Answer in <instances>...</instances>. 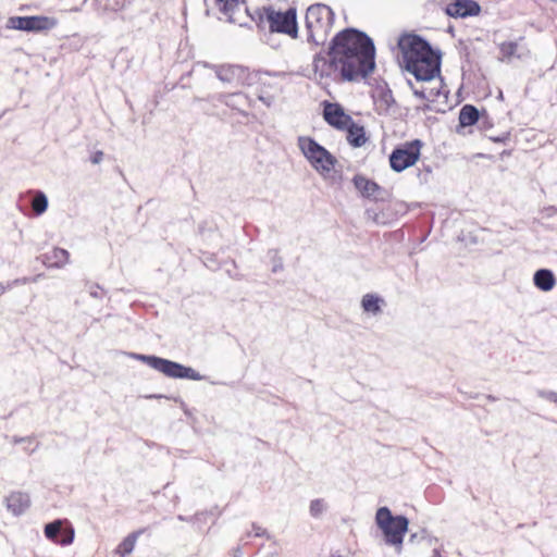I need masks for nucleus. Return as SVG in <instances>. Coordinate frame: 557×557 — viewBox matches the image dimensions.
<instances>
[{
  "instance_id": "nucleus-1",
  "label": "nucleus",
  "mask_w": 557,
  "mask_h": 557,
  "mask_svg": "<svg viewBox=\"0 0 557 557\" xmlns=\"http://www.w3.org/2000/svg\"><path fill=\"white\" fill-rule=\"evenodd\" d=\"M375 66L372 39L356 28L338 32L330 42L327 54H315L313 73L320 82H358L367 78Z\"/></svg>"
},
{
  "instance_id": "nucleus-2",
  "label": "nucleus",
  "mask_w": 557,
  "mask_h": 557,
  "mask_svg": "<svg viewBox=\"0 0 557 557\" xmlns=\"http://www.w3.org/2000/svg\"><path fill=\"white\" fill-rule=\"evenodd\" d=\"M398 47L406 70L418 81L430 82L440 76L441 58L420 36L403 35L398 40Z\"/></svg>"
},
{
  "instance_id": "nucleus-3",
  "label": "nucleus",
  "mask_w": 557,
  "mask_h": 557,
  "mask_svg": "<svg viewBox=\"0 0 557 557\" xmlns=\"http://www.w3.org/2000/svg\"><path fill=\"white\" fill-rule=\"evenodd\" d=\"M250 17L257 23L258 27H268L271 33L284 34L293 39L298 37L297 14L294 8L281 12L272 7H262Z\"/></svg>"
},
{
  "instance_id": "nucleus-4",
  "label": "nucleus",
  "mask_w": 557,
  "mask_h": 557,
  "mask_svg": "<svg viewBox=\"0 0 557 557\" xmlns=\"http://www.w3.org/2000/svg\"><path fill=\"white\" fill-rule=\"evenodd\" d=\"M297 146L310 165L325 180L332 178L337 159L309 136H299Z\"/></svg>"
},
{
  "instance_id": "nucleus-5",
  "label": "nucleus",
  "mask_w": 557,
  "mask_h": 557,
  "mask_svg": "<svg viewBox=\"0 0 557 557\" xmlns=\"http://www.w3.org/2000/svg\"><path fill=\"white\" fill-rule=\"evenodd\" d=\"M334 23V12L325 4H312L306 13L308 40L320 45L326 39Z\"/></svg>"
},
{
  "instance_id": "nucleus-6",
  "label": "nucleus",
  "mask_w": 557,
  "mask_h": 557,
  "mask_svg": "<svg viewBox=\"0 0 557 557\" xmlns=\"http://www.w3.org/2000/svg\"><path fill=\"white\" fill-rule=\"evenodd\" d=\"M128 356L146 363L150 368L171 379H187L193 381H201L205 379V376L195 369L169 359L136 352H131Z\"/></svg>"
},
{
  "instance_id": "nucleus-7",
  "label": "nucleus",
  "mask_w": 557,
  "mask_h": 557,
  "mask_svg": "<svg viewBox=\"0 0 557 557\" xmlns=\"http://www.w3.org/2000/svg\"><path fill=\"white\" fill-rule=\"evenodd\" d=\"M375 523L384 534L386 544L393 546L403 544L409 523L405 516H393L387 507H380L376 510Z\"/></svg>"
},
{
  "instance_id": "nucleus-8",
  "label": "nucleus",
  "mask_w": 557,
  "mask_h": 557,
  "mask_svg": "<svg viewBox=\"0 0 557 557\" xmlns=\"http://www.w3.org/2000/svg\"><path fill=\"white\" fill-rule=\"evenodd\" d=\"M424 144L420 139H412L396 146L388 157L391 169L400 173L418 163Z\"/></svg>"
},
{
  "instance_id": "nucleus-9",
  "label": "nucleus",
  "mask_w": 557,
  "mask_h": 557,
  "mask_svg": "<svg viewBox=\"0 0 557 557\" xmlns=\"http://www.w3.org/2000/svg\"><path fill=\"white\" fill-rule=\"evenodd\" d=\"M247 0H205L208 7L215 9L224 18L240 26L246 24L249 14L246 8Z\"/></svg>"
},
{
  "instance_id": "nucleus-10",
  "label": "nucleus",
  "mask_w": 557,
  "mask_h": 557,
  "mask_svg": "<svg viewBox=\"0 0 557 557\" xmlns=\"http://www.w3.org/2000/svg\"><path fill=\"white\" fill-rule=\"evenodd\" d=\"M58 24L57 18L44 15L11 16L8 18L7 28L24 32H48Z\"/></svg>"
},
{
  "instance_id": "nucleus-11",
  "label": "nucleus",
  "mask_w": 557,
  "mask_h": 557,
  "mask_svg": "<svg viewBox=\"0 0 557 557\" xmlns=\"http://www.w3.org/2000/svg\"><path fill=\"white\" fill-rule=\"evenodd\" d=\"M45 535L50 541L66 546L74 541V529L66 521L59 519L45 525Z\"/></svg>"
},
{
  "instance_id": "nucleus-12",
  "label": "nucleus",
  "mask_w": 557,
  "mask_h": 557,
  "mask_svg": "<svg viewBox=\"0 0 557 557\" xmlns=\"http://www.w3.org/2000/svg\"><path fill=\"white\" fill-rule=\"evenodd\" d=\"M323 117L327 124L341 131H344L345 126L352 120L350 115L345 113L341 104L332 102H324Z\"/></svg>"
},
{
  "instance_id": "nucleus-13",
  "label": "nucleus",
  "mask_w": 557,
  "mask_h": 557,
  "mask_svg": "<svg viewBox=\"0 0 557 557\" xmlns=\"http://www.w3.org/2000/svg\"><path fill=\"white\" fill-rule=\"evenodd\" d=\"M481 8L473 0H455L445 8V13L455 18H465L468 16L479 15Z\"/></svg>"
},
{
  "instance_id": "nucleus-14",
  "label": "nucleus",
  "mask_w": 557,
  "mask_h": 557,
  "mask_svg": "<svg viewBox=\"0 0 557 557\" xmlns=\"http://www.w3.org/2000/svg\"><path fill=\"white\" fill-rule=\"evenodd\" d=\"M44 265L51 269H62L70 262V253L63 248H53L51 251L37 257Z\"/></svg>"
},
{
  "instance_id": "nucleus-15",
  "label": "nucleus",
  "mask_w": 557,
  "mask_h": 557,
  "mask_svg": "<svg viewBox=\"0 0 557 557\" xmlns=\"http://www.w3.org/2000/svg\"><path fill=\"white\" fill-rule=\"evenodd\" d=\"M352 183L356 189L363 197L376 199L382 193V188L374 181L368 178L364 175H355L352 178Z\"/></svg>"
},
{
  "instance_id": "nucleus-16",
  "label": "nucleus",
  "mask_w": 557,
  "mask_h": 557,
  "mask_svg": "<svg viewBox=\"0 0 557 557\" xmlns=\"http://www.w3.org/2000/svg\"><path fill=\"white\" fill-rule=\"evenodd\" d=\"M8 510L13 515H22L30 505L29 496L26 493L14 492L5 498Z\"/></svg>"
},
{
  "instance_id": "nucleus-17",
  "label": "nucleus",
  "mask_w": 557,
  "mask_h": 557,
  "mask_svg": "<svg viewBox=\"0 0 557 557\" xmlns=\"http://www.w3.org/2000/svg\"><path fill=\"white\" fill-rule=\"evenodd\" d=\"M344 131L347 132L346 139L348 144L355 148L362 147L368 141L364 127L357 124L354 120L345 126Z\"/></svg>"
},
{
  "instance_id": "nucleus-18",
  "label": "nucleus",
  "mask_w": 557,
  "mask_h": 557,
  "mask_svg": "<svg viewBox=\"0 0 557 557\" xmlns=\"http://www.w3.org/2000/svg\"><path fill=\"white\" fill-rule=\"evenodd\" d=\"M385 304L383 297L369 293L362 296L360 305L364 313L376 317L382 313Z\"/></svg>"
},
{
  "instance_id": "nucleus-19",
  "label": "nucleus",
  "mask_w": 557,
  "mask_h": 557,
  "mask_svg": "<svg viewBox=\"0 0 557 557\" xmlns=\"http://www.w3.org/2000/svg\"><path fill=\"white\" fill-rule=\"evenodd\" d=\"M533 283L540 290L549 292L556 285V277L553 271L540 269L533 275Z\"/></svg>"
},
{
  "instance_id": "nucleus-20",
  "label": "nucleus",
  "mask_w": 557,
  "mask_h": 557,
  "mask_svg": "<svg viewBox=\"0 0 557 557\" xmlns=\"http://www.w3.org/2000/svg\"><path fill=\"white\" fill-rule=\"evenodd\" d=\"M479 121V111L472 104H465L459 112V124L462 127L474 125Z\"/></svg>"
},
{
  "instance_id": "nucleus-21",
  "label": "nucleus",
  "mask_w": 557,
  "mask_h": 557,
  "mask_svg": "<svg viewBox=\"0 0 557 557\" xmlns=\"http://www.w3.org/2000/svg\"><path fill=\"white\" fill-rule=\"evenodd\" d=\"M127 0H96L97 9L104 13H116L126 7Z\"/></svg>"
},
{
  "instance_id": "nucleus-22",
  "label": "nucleus",
  "mask_w": 557,
  "mask_h": 557,
  "mask_svg": "<svg viewBox=\"0 0 557 557\" xmlns=\"http://www.w3.org/2000/svg\"><path fill=\"white\" fill-rule=\"evenodd\" d=\"M141 531H137L126 536L119 545L116 553L120 554L121 557L129 555L134 550L136 541Z\"/></svg>"
},
{
  "instance_id": "nucleus-23",
  "label": "nucleus",
  "mask_w": 557,
  "mask_h": 557,
  "mask_svg": "<svg viewBox=\"0 0 557 557\" xmlns=\"http://www.w3.org/2000/svg\"><path fill=\"white\" fill-rule=\"evenodd\" d=\"M367 219L375 224H388L394 216L395 211H366Z\"/></svg>"
},
{
  "instance_id": "nucleus-24",
  "label": "nucleus",
  "mask_w": 557,
  "mask_h": 557,
  "mask_svg": "<svg viewBox=\"0 0 557 557\" xmlns=\"http://www.w3.org/2000/svg\"><path fill=\"white\" fill-rule=\"evenodd\" d=\"M251 535H253L256 537H267V540H269V541L273 540V536L271 534H269V532L265 529H263L262 527H260L256 523H252L251 531H247L239 537V544L245 543L246 540L248 537H250Z\"/></svg>"
},
{
  "instance_id": "nucleus-25",
  "label": "nucleus",
  "mask_w": 557,
  "mask_h": 557,
  "mask_svg": "<svg viewBox=\"0 0 557 557\" xmlns=\"http://www.w3.org/2000/svg\"><path fill=\"white\" fill-rule=\"evenodd\" d=\"M500 60H510L517 55L518 44L515 41H505L499 45Z\"/></svg>"
},
{
  "instance_id": "nucleus-26",
  "label": "nucleus",
  "mask_w": 557,
  "mask_h": 557,
  "mask_svg": "<svg viewBox=\"0 0 557 557\" xmlns=\"http://www.w3.org/2000/svg\"><path fill=\"white\" fill-rule=\"evenodd\" d=\"M261 557H281L278 542L273 539L269 545H262L259 549Z\"/></svg>"
},
{
  "instance_id": "nucleus-27",
  "label": "nucleus",
  "mask_w": 557,
  "mask_h": 557,
  "mask_svg": "<svg viewBox=\"0 0 557 557\" xmlns=\"http://www.w3.org/2000/svg\"><path fill=\"white\" fill-rule=\"evenodd\" d=\"M216 75L222 82L231 83L236 77V70L231 65H222L216 70Z\"/></svg>"
},
{
  "instance_id": "nucleus-28",
  "label": "nucleus",
  "mask_w": 557,
  "mask_h": 557,
  "mask_svg": "<svg viewBox=\"0 0 557 557\" xmlns=\"http://www.w3.org/2000/svg\"><path fill=\"white\" fill-rule=\"evenodd\" d=\"M326 508V503L321 498H317L311 500L309 506V512L313 518H319L323 515Z\"/></svg>"
},
{
  "instance_id": "nucleus-29",
  "label": "nucleus",
  "mask_w": 557,
  "mask_h": 557,
  "mask_svg": "<svg viewBox=\"0 0 557 557\" xmlns=\"http://www.w3.org/2000/svg\"><path fill=\"white\" fill-rule=\"evenodd\" d=\"M48 200L44 193H36L32 200L30 209H47Z\"/></svg>"
},
{
  "instance_id": "nucleus-30",
  "label": "nucleus",
  "mask_w": 557,
  "mask_h": 557,
  "mask_svg": "<svg viewBox=\"0 0 557 557\" xmlns=\"http://www.w3.org/2000/svg\"><path fill=\"white\" fill-rule=\"evenodd\" d=\"M87 292L90 297L96 299H101L103 297V289L98 284H89L87 285Z\"/></svg>"
},
{
  "instance_id": "nucleus-31",
  "label": "nucleus",
  "mask_w": 557,
  "mask_h": 557,
  "mask_svg": "<svg viewBox=\"0 0 557 557\" xmlns=\"http://www.w3.org/2000/svg\"><path fill=\"white\" fill-rule=\"evenodd\" d=\"M536 394L540 398L546 399L554 404L556 403L557 392H555V391L537 389Z\"/></svg>"
},
{
  "instance_id": "nucleus-32",
  "label": "nucleus",
  "mask_w": 557,
  "mask_h": 557,
  "mask_svg": "<svg viewBox=\"0 0 557 557\" xmlns=\"http://www.w3.org/2000/svg\"><path fill=\"white\" fill-rule=\"evenodd\" d=\"M44 277V274L42 273H39L35 276H32V277H22V278H16L12 282L13 285H18V284H28V283H37L39 280H41Z\"/></svg>"
},
{
  "instance_id": "nucleus-33",
  "label": "nucleus",
  "mask_w": 557,
  "mask_h": 557,
  "mask_svg": "<svg viewBox=\"0 0 557 557\" xmlns=\"http://www.w3.org/2000/svg\"><path fill=\"white\" fill-rule=\"evenodd\" d=\"M414 94L417 96H419L420 98H422V99H429L431 97L438 96L440 90L438 89H434V88H432L430 90L421 89V90H414Z\"/></svg>"
},
{
  "instance_id": "nucleus-34",
  "label": "nucleus",
  "mask_w": 557,
  "mask_h": 557,
  "mask_svg": "<svg viewBox=\"0 0 557 557\" xmlns=\"http://www.w3.org/2000/svg\"><path fill=\"white\" fill-rule=\"evenodd\" d=\"M103 159V152L98 150L96 152H94L90 157V161L94 163V164H98L99 162H101Z\"/></svg>"
},
{
  "instance_id": "nucleus-35",
  "label": "nucleus",
  "mask_w": 557,
  "mask_h": 557,
  "mask_svg": "<svg viewBox=\"0 0 557 557\" xmlns=\"http://www.w3.org/2000/svg\"><path fill=\"white\" fill-rule=\"evenodd\" d=\"M282 269H283V263H282L281 259H278L277 262L274 263L272 271L275 273V272L281 271Z\"/></svg>"
},
{
  "instance_id": "nucleus-36",
  "label": "nucleus",
  "mask_w": 557,
  "mask_h": 557,
  "mask_svg": "<svg viewBox=\"0 0 557 557\" xmlns=\"http://www.w3.org/2000/svg\"><path fill=\"white\" fill-rule=\"evenodd\" d=\"M232 557H243L240 545L233 549Z\"/></svg>"
},
{
  "instance_id": "nucleus-37",
  "label": "nucleus",
  "mask_w": 557,
  "mask_h": 557,
  "mask_svg": "<svg viewBox=\"0 0 557 557\" xmlns=\"http://www.w3.org/2000/svg\"><path fill=\"white\" fill-rule=\"evenodd\" d=\"M203 515L205 513H197V515H195L194 519L198 521V520H200V517H202Z\"/></svg>"
},
{
  "instance_id": "nucleus-38",
  "label": "nucleus",
  "mask_w": 557,
  "mask_h": 557,
  "mask_svg": "<svg viewBox=\"0 0 557 557\" xmlns=\"http://www.w3.org/2000/svg\"><path fill=\"white\" fill-rule=\"evenodd\" d=\"M4 287L2 286V284L0 283V294L4 292Z\"/></svg>"
},
{
  "instance_id": "nucleus-39",
  "label": "nucleus",
  "mask_w": 557,
  "mask_h": 557,
  "mask_svg": "<svg viewBox=\"0 0 557 557\" xmlns=\"http://www.w3.org/2000/svg\"><path fill=\"white\" fill-rule=\"evenodd\" d=\"M44 211L41 210H38V211H35L36 215H40Z\"/></svg>"
},
{
  "instance_id": "nucleus-40",
  "label": "nucleus",
  "mask_w": 557,
  "mask_h": 557,
  "mask_svg": "<svg viewBox=\"0 0 557 557\" xmlns=\"http://www.w3.org/2000/svg\"><path fill=\"white\" fill-rule=\"evenodd\" d=\"M178 519H180L181 521H186V519H185L183 516H178Z\"/></svg>"
},
{
  "instance_id": "nucleus-41",
  "label": "nucleus",
  "mask_w": 557,
  "mask_h": 557,
  "mask_svg": "<svg viewBox=\"0 0 557 557\" xmlns=\"http://www.w3.org/2000/svg\"><path fill=\"white\" fill-rule=\"evenodd\" d=\"M22 441H23V438H18V440L16 438L14 442H15V443H20V442H22Z\"/></svg>"
}]
</instances>
